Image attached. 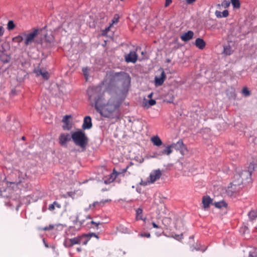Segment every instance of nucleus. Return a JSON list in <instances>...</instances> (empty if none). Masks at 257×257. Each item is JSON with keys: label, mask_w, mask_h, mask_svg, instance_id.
<instances>
[{"label": "nucleus", "mask_w": 257, "mask_h": 257, "mask_svg": "<svg viewBox=\"0 0 257 257\" xmlns=\"http://www.w3.org/2000/svg\"><path fill=\"white\" fill-rule=\"evenodd\" d=\"M92 126L91 118L89 116H86L84 117L82 124L83 130H89Z\"/></svg>", "instance_id": "14"}, {"label": "nucleus", "mask_w": 257, "mask_h": 257, "mask_svg": "<svg viewBox=\"0 0 257 257\" xmlns=\"http://www.w3.org/2000/svg\"><path fill=\"white\" fill-rule=\"evenodd\" d=\"M221 15L222 18L227 17L229 15L228 11L227 10H225L222 12H221Z\"/></svg>", "instance_id": "39"}, {"label": "nucleus", "mask_w": 257, "mask_h": 257, "mask_svg": "<svg viewBox=\"0 0 257 257\" xmlns=\"http://www.w3.org/2000/svg\"><path fill=\"white\" fill-rule=\"evenodd\" d=\"M38 30L35 29L33 32L27 34L25 33H23V35L26 37L24 43L26 46H28L34 42V39L38 34Z\"/></svg>", "instance_id": "5"}, {"label": "nucleus", "mask_w": 257, "mask_h": 257, "mask_svg": "<svg viewBox=\"0 0 257 257\" xmlns=\"http://www.w3.org/2000/svg\"><path fill=\"white\" fill-rule=\"evenodd\" d=\"M125 61L127 62L135 63L138 59V55L136 52L131 51L125 56Z\"/></svg>", "instance_id": "12"}, {"label": "nucleus", "mask_w": 257, "mask_h": 257, "mask_svg": "<svg viewBox=\"0 0 257 257\" xmlns=\"http://www.w3.org/2000/svg\"><path fill=\"white\" fill-rule=\"evenodd\" d=\"M98 204H99L98 202H97V201L94 202L92 204L89 205V208L91 209L92 208H94L96 206V205H97Z\"/></svg>", "instance_id": "42"}, {"label": "nucleus", "mask_w": 257, "mask_h": 257, "mask_svg": "<svg viewBox=\"0 0 257 257\" xmlns=\"http://www.w3.org/2000/svg\"><path fill=\"white\" fill-rule=\"evenodd\" d=\"M91 217H90V215H87V216H86V219H91Z\"/></svg>", "instance_id": "55"}, {"label": "nucleus", "mask_w": 257, "mask_h": 257, "mask_svg": "<svg viewBox=\"0 0 257 257\" xmlns=\"http://www.w3.org/2000/svg\"><path fill=\"white\" fill-rule=\"evenodd\" d=\"M22 139V140H24L25 139V137H23Z\"/></svg>", "instance_id": "59"}, {"label": "nucleus", "mask_w": 257, "mask_h": 257, "mask_svg": "<svg viewBox=\"0 0 257 257\" xmlns=\"http://www.w3.org/2000/svg\"><path fill=\"white\" fill-rule=\"evenodd\" d=\"M89 71L90 69L87 67L82 68L83 74L86 81L88 80L89 76Z\"/></svg>", "instance_id": "27"}, {"label": "nucleus", "mask_w": 257, "mask_h": 257, "mask_svg": "<svg viewBox=\"0 0 257 257\" xmlns=\"http://www.w3.org/2000/svg\"><path fill=\"white\" fill-rule=\"evenodd\" d=\"M79 229L80 227L76 228L75 226H70L65 231L66 235L67 236L74 235Z\"/></svg>", "instance_id": "17"}, {"label": "nucleus", "mask_w": 257, "mask_h": 257, "mask_svg": "<svg viewBox=\"0 0 257 257\" xmlns=\"http://www.w3.org/2000/svg\"><path fill=\"white\" fill-rule=\"evenodd\" d=\"M21 182H22V180H21V179H20V180H19V181L18 183H21Z\"/></svg>", "instance_id": "60"}, {"label": "nucleus", "mask_w": 257, "mask_h": 257, "mask_svg": "<svg viewBox=\"0 0 257 257\" xmlns=\"http://www.w3.org/2000/svg\"><path fill=\"white\" fill-rule=\"evenodd\" d=\"M194 34L192 31H188L181 36V39L184 42H187L193 38Z\"/></svg>", "instance_id": "16"}, {"label": "nucleus", "mask_w": 257, "mask_h": 257, "mask_svg": "<svg viewBox=\"0 0 257 257\" xmlns=\"http://www.w3.org/2000/svg\"><path fill=\"white\" fill-rule=\"evenodd\" d=\"M141 235L142 237H146L148 238H149L151 236V234L150 233H145L144 234H141Z\"/></svg>", "instance_id": "45"}, {"label": "nucleus", "mask_w": 257, "mask_h": 257, "mask_svg": "<svg viewBox=\"0 0 257 257\" xmlns=\"http://www.w3.org/2000/svg\"><path fill=\"white\" fill-rule=\"evenodd\" d=\"M141 184L142 185H146L147 184V182H142L141 183Z\"/></svg>", "instance_id": "53"}, {"label": "nucleus", "mask_w": 257, "mask_h": 257, "mask_svg": "<svg viewBox=\"0 0 257 257\" xmlns=\"http://www.w3.org/2000/svg\"><path fill=\"white\" fill-rule=\"evenodd\" d=\"M91 225H94V226H91V227H93L94 228H96L97 229H98V226L99 225H102V223L100 222H95L93 220H91L90 222Z\"/></svg>", "instance_id": "34"}, {"label": "nucleus", "mask_w": 257, "mask_h": 257, "mask_svg": "<svg viewBox=\"0 0 257 257\" xmlns=\"http://www.w3.org/2000/svg\"><path fill=\"white\" fill-rule=\"evenodd\" d=\"M119 174V173L117 172L115 169H113V172L108 176V177H105L104 179L103 182L105 184H109L116 179L117 176Z\"/></svg>", "instance_id": "10"}, {"label": "nucleus", "mask_w": 257, "mask_h": 257, "mask_svg": "<svg viewBox=\"0 0 257 257\" xmlns=\"http://www.w3.org/2000/svg\"><path fill=\"white\" fill-rule=\"evenodd\" d=\"M195 45L196 47L201 50H202L205 48L206 43L203 39L198 38L196 39Z\"/></svg>", "instance_id": "18"}, {"label": "nucleus", "mask_w": 257, "mask_h": 257, "mask_svg": "<svg viewBox=\"0 0 257 257\" xmlns=\"http://www.w3.org/2000/svg\"><path fill=\"white\" fill-rule=\"evenodd\" d=\"M215 15L217 18H222V15H221V12H220L219 11H216L215 12Z\"/></svg>", "instance_id": "43"}, {"label": "nucleus", "mask_w": 257, "mask_h": 257, "mask_svg": "<svg viewBox=\"0 0 257 257\" xmlns=\"http://www.w3.org/2000/svg\"><path fill=\"white\" fill-rule=\"evenodd\" d=\"M64 245L66 247H71L72 246V244H71V242L70 241V239H65L63 243Z\"/></svg>", "instance_id": "35"}, {"label": "nucleus", "mask_w": 257, "mask_h": 257, "mask_svg": "<svg viewBox=\"0 0 257 257\" xmlns=\"http://www.w3.org/2000/svg\"><path fill=\"white\" fill-rule=\"evenodd\" d=\"M11 60V57L3 52L0 51V60L4 63H8Z\"/></svg>", "instance_id": "22"}, {"label": "nucleus", "mask_w": 257, "mask_h": 257, "mask_svg": "<svg viewBox=\"0 0 257 257\" xmlns=\"http://www.w3.org/2000/svg\"><path fill=\"white\" fill-rule=\"evenodd\" d=\"M249 257H257V252L255 250L249 251Z\"/></svg>", "instance_id": "40"}, {"label": "nucleus", "mask_w": 257, "mask_h": 257, "mask_svg": "<svg viewBox=\"0 0 257 257\" xmlns=\"http://www.w3.org/2000/svg\"><path fill=\"white\" fill-rule=\"evenodd\" d=\"M170 61V60L169 59L167 60V62H169Z\"/></svg>", "instance_id": "63"}, {"label": "nucleus", "mask_w": 257, "mask_h": 257, "mask_svg": "<svg viewBox=\"0 0 257 257\" xmlns=\"http://www.w3.org/2000/svg\"><path fill=\"white\" fill-rule=\"evenodd\" d=\"M151 141L153 144L156 146H160L162 144V142L160 138L156 136L151 138Z\"/></svg>", "instance_id": "24"}, {"label": "nucleus", "mask_w": 257, "mask_h": 257, "mask_svg": "<svg viewBox=\"0 0 257 257\" xmlns=\"http://www.w3.org/2000/svg\"><path fill=\"white\" fill-rule=\"evenodd\" d=\"M113 78L118 85L122 86V91H127L131 82V77L127 73L124 72L115 73Z\"/></svg>", "instance_id": "2"}, {"label": "nucleus", "mask_w": 257, "mask_h": 257, "mask_svg": "<svg viewBox=\"0 0 257 257\" xmlns=\"http://www.w3.org/2000/svg\"><path fill=\"white\" fill-rule=\"evenodd\" d=\"M35 72L37 76L41 75L46 80H48L49 78V73L46 71H43L42 69H38L37 70H35Z\"/></svg>", "instance_id": "20"}, {"label": "nucleus", "mask_w": 257, "mask_h": 257, "mask_svg": "<svg viewBox=\"0 0 257 257\" xmlns=\"http://www.w3.org/2000/svg\"><path fill=\"white\" fill-rule=\"evenodd\" d=\"M153 94V93L152 92L148 95V97L150 98L152 97Z\"/></svg>", "instance_id": "52"}, {"label": "nucleus", "mask_w": 257, "mask_h": 257, "mask_svg": "<svg viewBox=\"0 0 257 257\" xmlns=\"http://www.w3.org/2000/svg\"><path fill=\"white\" fill-rule=\"evenodd\" d=\"M216 208H222L223 207L226 208L227 207V203L224 201H221L212 203Z\"/></svg>", "instance_id": "25"}, {"label": "nucleus", "mask_w": 257, "mask_h": 257, "mask_svg": "<svg viewBox=\"0 0 257 257\" xmlns=\"http://www.w3.org/2000/svg\"><path fill=\"white\" fill-rule=\"evenodd\" d=\"M152 225L154 228H159L160 227L154 222H152Z\"/></svg>", "instance_id": "50"}, {"label": "nucleus", "mask_w": 257, "mask_h": 257, "mask_svg": "<svg viewBox=\"0 0 257 257\" xmlns=\"http://www.w3.org/2000/svg\"><path fill=\"white\" fill-rule=\"evenodd\" d=\"M172 3V0H166L165 7H168Z\"/></svg>", "instance_id": "48"}, {"label": "nucleus", "mask_w": 257, "mask_h": 257, "mask_svg": "<svg viewBox=\"0 0 257 257\" xmlns=\"http://www.w3.org/2000/svg\"><path fill=\"white\" fill-rule=\"evenodd\" d=\"M53 204L55 205V207L56 206L58 208H60L61 207V205L56 201H54Z\"/></svg>", "instance_id": "46"}, {"label": "nucleus", "mask_w": 257, "mask_h": 257, "mask_svg": "<svg viewBox=\"0 0 257 257\" xmlns=\"http://www.w3.org/2000/svg\"><path fill=\"white\" fill-rule=\"evenodd\" d=\"M242 92L245 96H249L250 94V91L246 87H244L242 90Z\"/></svg>", "instance_id": "37"}, {"label": "nucleus", "mask_w": 257, "mask_h": 257, "mask_svg": "<svg viewBox=\"0 0 257 257\" xmlns=\"http://www.w3.org/2000/svg\"><path fill=\"white\" fill-rule=\"evenodd\" d=\"M15 24H14V22L12 20L9 21L8 22V25H7V29L9 30H13L15 27Z\"/></svg>", "instance_id": "33"}, {"label": "nucleus", "mask_w": 257, "mask_h": 257, "mask_svg": "<svg viewBox=\"0 0 257 257\" xmlns=\"http://www.w3.org/2000/svg\"><path fill=\"white\" fill-rule=\"evenodd\" d=\"M195 0H186L187 3L188 4H191L194 2Z\"/></svg>", "instance_id": "51"}, {"label": "nucleus", "mask_w": 257, "mask_h": 257, "mask_svg": "<svg viewBox=\"0 0 257 257\" xmlns=\"http://www.w3.org/2000/svg\"><path fill=\"white\" fill-rule=\"evenodd\" d=\"M72 139L71 136L68 133L61 134L59 137V144L63 146H65L68 142Z\"/></svg>", "instance_id": "8"}, {"label": "nucleus", "mask_w": 257, "mask_h": 257, "mask_svg": "<svg viewBox=\"0 0 257 257\" xmlns=\"http://www.w3.org/2000/svg\"><path fill=\"white\" fill-rule=\"evenodd\" d=\"M109 201V200H105L104 202H103V203H104V202H108V201Z\"/></svg>", "instance_id": "58"}, {"label": "nucleus", "mask_w": 257, "mask_h": 257, "mask_svg": "<svg viewBox=\"0 0 257 257\" xmlns=\"http://www.w3.org/2000/svg\"><path fill=\"white\" fill-rule=\"evenodd\" d=\"M254 164L250 163L248 166V170L242 171L234 175L235 178H240L239 181L235 184V186L240 185L243 183V181L250 178L252 171L254 170Z\"/></svg>", "instance_id": "4"}, {"label": "nucleus", "mask_w": 257, "mask_h": 257, "mask_svg": "<svg viewBox=\"0 0 257 257\" xmlns=\"http://www.w3.org/2000/svg\"><path fill=\"white\" fill-rule=\"evenodd\" d=\"M248 216L250 220H253L257 218V209L251 210L248 213Z\"/></svg>", "instance_id": "26"}, {"label": "nucleus", "mask_w": 257, "mask_h": 257, "mask_svg": "<svg viewBox=\"0 0 257 257\" xmlns=\"http://www.w3.org/2000/svg\"><path fill=\"white\" fill-rule=\"evenodd\" d=\"M79 223V226L83 225L84 223V220H79V215H77L76 219L73 221V224L77 225Z\"/></svg>", "instance_id": "31"}, {"label": "nucleus", "mask_w": 257, "mask_h": 257, "mask_svg": "<svg viewBox=\"0 0 257 257\" xmlns=\"http://www.w3.org/2000/svg\"><path fill=\"white\" fill-rule=\"evenodd\" d=\"M71 115H65L63 119L62 122L64 123V125H63V128L64 130H70L71 128V125L70 124L69 118H71Z\"/></svg>", "instance_id": "15"}, {"label": "nucleus", "mask_w": 257, "mask_h": 257, "mask_svg": "<svg viewBox=\"0 0 257 257\" xmlns=\"http://www.w3.org/2000/svg\"><path fill=\"white\" fill-rule=\"evenodd\" d=\"M11 130H12L13 131H14V132H15V131H16L15 128L14 127H13V126L12 127Z\"/></svg>", "instance_id": "56"}, {"label": "nucleus", "mask_w": 257, "mask_h": 257, "mask_svg": "<svg viewBox=\"0 0 257 257\" xmlns=\"http://www.w3.org/2000/svg\"><path fill=\"white\" fill-rule=\"evenodd\" d=\"M87 93L92 106L105 117L118 120L120 119L121 113L119 107L121 101L116 97H111L106 103L104 102V91L100 86L90 87Z\"/></svg>", "instance_id": "1"}, {"label": "nucleus", "mask_w": 257, "mask_h": 257, "mask_svg": "<svg viewBox=\"0 0 257 257\" xmlns=\"http://www.w3.org/2000/svg\"><path fill=\"white\" fill-rule=\"evenodd\" d=\"M21 172L20 171L18 172L19 176H20Z\"/></svg>", "instance_id": "62"}, {"label": "nucleus", "mask_w": 257, "mask_h": 257, "mask_svg": "<svg viewBox=\"0 0 257 257\" xmlns=\"http://www.w3.org/2000/svg\"><path fill=\"white\" fill-rule=\"evenodd\" d=\"M24 36L23 34L21 35H20L19 36H17L13 39V41L15 42H17L18 43H20L22 42L24 40Z\"/></svg>", "instance_id": "28"}, {"label": "nucleus", "mask_w": 257, "mask_h": 257, "mask_svg": "<svg viewBox=\"0 0 257 257\" xmlns=\"http://www.w3.org/2000/svg\"><path fill=\"white\" fill-rule=\"evenodd\" d=\"M14 124L15 126V127H19L20 128V123L19 122L17 121H16L14 122Z\"/></svg>", "instance_id": "47"}, {"label": "nucleus", "mask_w": 257, "mask_h": 257, "mask_svg": "<svg viewBox=\"0 0 257 257\" xmlns=\"http://www.w3.org/2000/svg\"><path fill=\"white\" fill-rule=\"evenodd\" d=\"M77 250L78 251V252H80L81 251V248H80V247H78L77 248Z\"/></svg>", "instance_id": "54"}, {"label": "nucleus", "mask_w": 257, "mask_h": 257, "mask_svg": "<svg viewBox=\"0 0 257 257\" xmlns=\"http://www.w3.org/2000/svg\"><path fill=\"white\" fill-rule=\"evenodd\" d=\"M143 213V210L141 208H139L136 210V218L138 220H143L141 214Z\"/></svg>", "instance_id": "30"}, {"label": "nucleus", "mask_w": 257, "mask_h": 257, "mask_svg": "<svg viewBox=\"0 0 257 257\" xmlns=\"http://www.w3.org/2000/svg\"><path fill=\"white\" fill-rule=\"evenodd\" d=\"M94 236L98 238L97 235L94 233H90L88 234H83L80 235V243L83 245H86L91 237Z\"/></svg>", "instance_id": "7"}, {"label": "nucleus", "mask_w": 257, "mask_h": 257, "mask_svg": "<svg viewBox=\"0 0 257 257\" xmlns=\"http://www.w3.org/2000/svg\"><path fill=\"white\" fill-rule=\"evenodd\" d=\"M119 19V16L118 14L114 15V17H113V19L112 20V24L117 23L118 22Z\"/></svg>", "instance_id": "38"}, {"label": "nucleus", "mask_w": 257, "mask_h": 257, "mask_svg": "<svg viewBox=\"0 0 257 257\" xmlns=\"http://www.w3.org/2000/svg\"><path fill=\"white\" fill-rule=\"evenodd\" d=\"M70 241L71 242L72 246L75 244H80L79 236H76L72 238H70Z\"/></svg>", "instance_id": "29"}, {"label": "nucleus", "mask_w": 257, "mask_h": 257, "mask_svg": "<svg viewBox=\"0 0 257 257\" xmlns=\"http://www.w3.org/2000/svg\"><path fill=\"white\" fill-rule=\"evenodd\" d=\"M160 70H161V75L160 76H155V84L156 86L162 85L166 78L165 73L163 69L161 68Z\"/></svg>", "instance_id": "9"}, {"label": "nucleus", "mask_w": 257, "mask_h": 257, "mask_svg": "<svg viewBox=\"0 0 257 257\" xmlns=\"http://www.w3.org/2000/svg\"><path fill=\"white\" fill-rule=\"evenodd\" d=\"M233 50L229 44L224 45L223 53L225 55H231Z\"/></svg>", "instance_id": "23"}, {"label": "nucleus", "mask_w": 257, "mask_h": 257, "mask_svg": "<svg viewBox=\"0 0 257 257\" xmlns=\"http://www.w3.org/2000/svg\"><path fill=\"white\" fill-rule=\"evenodd\" d=\"M234 181H233V183H234V185H235V184H236L238 181L240 179V178H235L234 177Z\"/></svg>", "instance_id": "49"}, {"label": "nucleus", "mask_w": 257, "mask_h": 257, "mask_svg": "<svg viewBox=\"0 0 257 257\" xmlns=\"http://www.w3.org/2000/svg\"><path fill=\"white\" fill-rule=\"evenodd\" d=\"M231 4L234 8L239 9L240 4L239 0H231Z\"/></svg>", "instance_id": "32"}, {"label": "nucleus", "mask_w": 257, "mask_h": 257, "mask_svg": "<svg viewBox=\"0 0 257 257\" xmlns=\"http://www.w3.org/2000/svg\"><path fill=\"white\" fill-rule=\"evenodd\" d=\"M71 138L74 144L81 147L84 151L88 143V139L85 133L81 130L75 132L71 135Z\"/></svg>", "instance_id": "3"}, {"label": "nucleus", "mask_w": 257, "mask_h": 257, "mask_svg": "<svg viewBox=\"0 0 257 257\" xmlns=\"http://www.w3.org/2000/svg\"><path fill=\"white\" fill-rule=\"evenodd\" d=\"M55 205L53 204H51L49 206V210L50 211H53L55 209Z\"/></svg>", "instance_id": "44"}, {"label": "nucleus", "mask_w": 257, "mask_h": 257, "mask_svg": "<svg viewBox=\"0 0 257 257\" xmlns=\"http://www.w3.org/2000/svg\"><path fill=\"white\" fill-rule=\"evenodd\" d=\"M45 41L48 43L49 46H51L53 45L54 42V37L53 35L51 34H47L45 35Z\"/></svg>", "instance_id": "21"}, {"label": "nucleus", "mask_w": 257, "mask_h": 257, "mask_svg": "<svg viewBox=\"0 0 257 257\" xmlns=\"http://www.w3.org/2000/svg\"><path fill=\"white\" fill-rule=\"evenodd\" d=\"M202 203L204 208H208L210 204H212V199L208 196H204L202 198Z\"/></svg>", "instance_id": "19"}, {"label": "nucleus", "mask_w": 257, "mask_h": 257, "mask_svg": "<svg viewBox=\"0 0 257 257\" xmlns=\"http://www.w3.org/2000/svg\"><path fill=\"white\" fill-rule=\"evenodd\" d=\"M127 168H128V167H127L125 169H123V172H126Z\"/></svg>", "instance_id": "57"}, {"label": "nucleus", "mask_w": 257, "mask_h": 257, "mask_svg": "<svg viewBox=\"0 0 257 257\" xmlns=\"http://www.w3.org/2000/svg\"><path fill=\"white\" fill-rule=\"evenodd\" d=\"M156 103V101L154 99H150L147 102V103L145 104L146 106L148 107H150L151 106H153L155 105Z\"/></svg>", "instance_id": "36"}, {"label": "nucleus", "mask_w": 257, "mask_h": 257, "mask_svg": "<svg viewBox=\"0 0 257 257\" xmlns=\"http://www.w3.org/2000/svg\"><path fill=\"white\" fill-rule=\"evenodd\" d=\"M54 228V226L53 225H49V226H46L43 228H42L43 230H51V229H53Z\"/></svg>", "instance_id": "41"}, {"label": "nucleus", "mask_w": 257, "mask_h": 257, "mask_svg": "<svg viewBox=\"0 0 257 257\" xmlns=\"http://www.w3.org/2000/svg\"><path fill=\"white\" fill-rule=\"evenodd\" d=\"M45 246H46V247H48V244H45Z\"/></svg>", "instance_id": "61"}, {"label": "nucleus", "mask_w": 257, "mask_h": 257, "mask_svg": "<svg viewBox=\"0 0 257 257\" xmlns=\"http://www.w3.org/2000/svg\"><path fill=\"white\" fill-rule=\"evenodd\" d=\"M169 146L172 150L174 149L176 151H179L182 155H183L184 151L186 150L185 145L181 140H179L176 143H172Z\"/></svg>", "instance_id": "6"}, {"label": "nucleus", "mask_w": 257, "mask_h": 257, "mask_svg": "<svg viewBox=\"0 0 257 257\" xmlns=\"http://www.w3.org/2000/svg\"><path fill=\"white\" fill-rule=\"evenodd\" d=\"M173 152L169 145L166 146L165 148L162 151L156 152L154 154L156 157H158L160 156L166 155L167 156L170 155Z\"/></svg>", "instance_id": "13"}, {"label": "nucleus", "mask_w": 257, "mask_h": 257, "mask_svg": "<svg viewBox=\"0 0 257 257\" xmlns=\"http://www.w3.org/2000/svg\"><path fill=\"white\" fill-rule=\"evenodd\" d=\"M162 175V173L160 169L156 170L153 171L150 175V183H154L156 180L160 179Z\"/></svg>", "instance_id": "11"}]
</instances>
